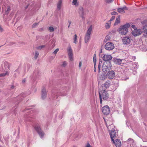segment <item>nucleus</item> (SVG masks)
Listing matches in <instances>:
<instances>
[{
    "instance_id": "1",
    "label": "nucleus",
    "mask_w": 147,
    "mask_h": 147,
    "mask_svg": "<svg viewBox=\"0 0 147 147\" xmlns=\"http://www.w3.org/2000/svg\"><path fill=\"white\" fill-rule=\"evenodd\" d=\"M99 95L100 97V104L102 102V98L103 100H107L109 98V94L107 92L105 89H100L99 92Z\"/></svg>"
},
{
    "instance_id": "2",
    "label": "nucleus",
    "mask_w": 147,
    "mask_h": 147,
    "mask_svg": "<svg viewBox=\"0 0 147 147\" xmlns=\"http://www.w3.org/2000/svg\"><path fill=\"white\" fill-rule=\"evenodd\" d=\"M129 27V24L128 23L120 27L118 29L117 31L121 35H125L128 32V28Z\"/></svg>"
},
{
    "instance_id": "3",
    "label": "nucleus",
    "mask_w": 147,
    "mask_h": 147,
    "mask_svg": "<svg viewBox=\"0 0 147 147\" xmlns=\"http://www.w3.org/2000/svg\"><path fill=\"white\" fill-rule=\"evenodd\" d=\"M92 25H91L88 28L84 37L85 43H87L89 40L92 31Z\"/></svg>"
},
{
    "instance_id": "4",
    "label": "nucleus",
    "mask_w": 147,
    "mask_h": 147,
    "mask_svg": "<svg viewBox=\"0 0 147 147\" xmlns=\"http://www.w3.org/2000/svg\"><path fill=\"white\" fill-rule=\"evenodd\" d=\"M111 65L110 61L105 62L103 64L102 67V69L104 72H107L111 69Z\"/></svg>"
},
{
    "instance_id": "5",
    "label": "nucleus",
    "mask_w": 147,
    "mask_h": 147,
    "mask_svg": "<svg viewBox=\"0 0 147 147\" xmlns=\"http://www.w3.org/2000/svg\"><path fill=\"white\" fill-rule=\"evenodd\" d=\"M106 126L108 129H111L112 128L113 129L115 127L114 125H113V121L110 118L106 120H105Z\"/></svg>"
},
{
    "instance_id": "6",
    "label": "nucleus",
    "mask_w": 147,
    "mask_h": 147,
    "mask_svg": "<svg viewBox=\"0 0 147 147\" xmlns=\"http://www.w3.org/2000/svg\"><path fill=\"white\" fill-rule=\"evenodd\" d=\"M105 47L107 50H112L114 49L115 46L113 43L111 42H109L105 44Z\"/></svg>"
},
{
    "instance_id": "7",
    "label": "nucleus",
    "mask_w": 147,
    "mask_h": 147,
    "mask_svg": "<svg viewBox=\"0 0 147 147\" xmlns=\"http://www.w3.org/2000/svg\"><path fill=\"white\" fill-rule=\"evenodd\" d=\"M132 39L130 36H126L124 37L122 39V41L123 44L125 45H128L131 42Z\"/></svg>"
},
{
    "instance_id": "8",
    "label": "nucleus",
    "mask_w": 147,
    "mask_h": 147,
    "mask_svg": "<svg viewBox=\"0 0 147 147\" xmlns=\"http://www.w3.org/2000/svg\"><path fill=\"white\" fill-rule=\"evenodd\" d=\"M35 129L38 132L40 138H43L45 134L43 131L41 129L40 127L39 126L35 127Z\"/></svg>"
},
{
    "instance_id": "9",
    "label": "nucleus",
    "mask_w": 147,
    "mask_h": 147,
    "mask_svg": "<svg viewBox=\"0 0 147 147\" xmlns=\"http://www.w3.org/2000/svg\"><path fill=\"white\" fill-rule=\"evenodd\" d=\"M114 128L115 127H113V129L112 128H111V129H108L109 131L110 136L111 138V140L113 141V138L116 137V133L114 129Z\"/></svg>"
},
{
    "instance_id": "10",
    "label": "nucleus",
    "mask_w": 147,
    "mask_h": 147,
    "mask_svg": "<svg viewBox=\"0 0 147 147\" xmlns=\"http://www.w3.org/2000/svg\"><path fill=\"white\" fill-rule=\"evenodd\" d=\"M107 77L110 80L113 79L115 76V72L113 70L109 71L106 74Z\"/></svg>"
},
{
    "instance_id": "11",
    "label": "nucleus",
    "mask_w": 147,
    "mask_h": 147,
    "mask_svg": "<svg viewBox=\"0 0 147 147\" xmlns=\"http://www.w3.org/2000/svg\"><path fill=\"white\" fill-rule=\"evenodd\" d=\"M102 111L104 114L107 115L109 113L110 110L109 107L106 105L102 107Z\"/></svg>"
},
{
    "instance_id": "12",
    "label": "nucleus",
    "mask_w": 147,
    "mask_h": 147,
    "mask_svg": "<svg viewBox=\"0 0 147 147\" xmlns=\"http://www.w3.org/2000/svg\"><path fill=\"white\" fill-rule=\"evenodd\" d=\"M67 53L69 57L70 60L71 61L73 60V54L72 52V50L71 47H69L67 49Z\"/></svg>"
},
{
    "instance_id": "13",
    "label": "nucleus",
    "mask_w": 147,
    "mask_h": 147,
    "mask_svg": "<svg viewBox=\"0 0 147 147\" xmlns=\"http://www.w3.org/2000/svg\"><path fill=\"white\" fill-rule=\"evenodd\" d=\"M142 33L141 30L140 29H135L132 31V34L135 36H139Z\"/></svg>"
},
{
    "instance_id": "14",
    "label": "nucleus",
    "mask_w": 147,
    "mask_h": 147,
    "mask_svg": "<svg viewBox=\"0 0 147 147\" xmlns=\"http://www.w3.org/2000/svg\"><path fill=\"white\" fill-rule=\"evenodd\" d=\"M128 8L126 6H124L122 7H119L117 9V11L121 13H125V10H127Z\"/></svg>"
},
{
    "instance_id": "15",
    "label": "nucleus",
    "mask_w": 147,
    "mask_h": 147,
    "mask_svg": "<svg viewBox=\"0 0 147 147\" xmlns=\"http://www.w3.org/2000/svg\"><path fill=\"white\" fill-rule=\"evenodd\" d=\"M47 96V93L45 88H43L42 89L41 92V98L42 99H45Z\"/></svg>"
},
{
    "instance_id": "16",
    "label": "nucleus",
    "mask_w": 147,
    "mask_h": 147,
    "mask_svg": "<svg viewBox=\"0 0 147 147\" xmlns=\"http://www.w3.org/2000/svg\"><path fill=\"white\" fill-rule=\"evenodd\" d=\"M107 78L106 74L103 73L102 74H98V79L99 80H105Z\"/></svg>"
},
{
    "instance_id": "17",
    "label": "nucleus",
    "mask_w": 147,
    "mask_h": 147,
    "mask_svg": "<svg viewBox=\"0 0 147 147\" xmlns=\"http://www.w3.org/2000/svg\"><path fill=\"white\" fill-rule=\"evenodd\" d=\"M79 13L80 16L82 19H84V9L82 7H80L79 8Z\"/></svg>"
},
{
    "instance_id": "18",
    "label": "nucleus",
    "mask_w": 147,
    "mask_h": 147,
    "mask_svg": "<svg viewBox=\"0 0 147 147\" xmlns=\"http://www.w3.org/2000/svg\"><path fill=\"white\" fill-rule=\"evenodd\" d=\"M112 59V57L111 55H105L102 57L103 60L105 61L111 60Z\"/></svg>"
},
{
    "instance_id": "19",
    "label": "nucleus",
    "mask_w": 147,
    "mask_h": 147,
    "mask_svg": "<svg viewBox=\"0 0 147 147\" xmlns=\"http://www.w3.org/2000/svg\"><path fill=\"white\" fill-rule=\"evenodd\" d=\"M116 147H120L121 145V142L119 139H117L115 141L113 140H112Z\"/></svg>"
},
{
    "instance_id": "20",
    "label": "nucleus",
    "mask_w": 147,
    "mask_h": 147,
    "mask_svg": "<svg viewBox=\"0 0 147 147\" xmlns=\"http://www.w3.org/2000/svg\"><path fill=\"white\" fill-rule=\"evenodd\" d=\"M10 65L11 64L9 63L7 61H5L3 62L2 66H3L5 69L7 68L8 69H9Z\"/></svg>"
},
{
    "instance_id": "21",
    "label": "nucleus",
    "mask_w": 147,
    "mask_h": 147,
    "mask_svg": "<svg viewBox=\"0 0 147 147\" xmlns=\"http://www.w3.org/2000/svg\"><path fill=\"white\" fill-rule=\"evenodd\" d=\"M132 65L133 67L132 68V70H136L138 68V63H134V64Z\"/></svg>"
},
{
    "instance_id": "22",
    "label": "nucleus",
    "mask_w": 147,
    "mask_h": 147,
    "mask_svg": "<svg viewBox=\"0 0 147 147\" xmlns=\"http://www.w3.org/2000/svg\"><path fill=\"white\" fill-rule=\"evenodd\" d=\"M62 3V0H59L57 4V8L59 10L61 9Z\"/></svg>"
},
{
    "instance_id": "23",
    "label": "nucleus",
    "mask_w": 147,
    "mask_h": 147,
    "mask_svg": "<svg viewBox=\"0 0 147 147\" xmlns=\"http://www.w3.org/2000/svg\"><path fill=\"white\" fill-rule=\"evenodd\" d=\"M111 82L109 80L106 81L104 85V86L106 88H108L111 85Z\"/></svg>"
},
{
    "instance_id": "24",
    "label": "nucleus",
    "mask_w": 147,
    "mask_h": 147,
    "mask_svg": "<svg viewBox=\"0 0 147 147\" xmlns=\"http://www.w3.org/2000/svg\"><path fill=\"white\" fill-rule=\"evenodd\" d=\"M120 16H117V18H116L115 22L114 23V25H116L117 24H118L120 23Z\"/></svg>"
},
{
    "instance_id": "25",
    "label": "nucleus",
    "mask_w": 147,
    "mask_h": 147,
    "mask_svg": "<svg viewBox=\"0 0 147 147\" xmlns=\"http://www.w3.org/2000/svg\"><path fill=\"white\" fill-rule=\"evenodd\" d=\"M111 22L109 21L107 22L105 25V28L106 29H109L111 26Z\"/></svg>"
},
{
    "instance_id": "26",
    "label": "nucleus",
    "mask_w": 147,
    "mask_h": 147,
    "mask_svg": "<svg viewBox=\"0 0 147 147\" xmlns=\"http://www.w3.org/2000/svg\"><path fill=\"white\" fill-rule=\"evenodd\" d=\"M9 74V72L8 71H6L5 73L0 74V77H3L8 76Z\"/></svg>"
},
{
    "instance_id": "27",
    "label": "nucleus",
    "mask_w": 147,
    "mask_h": 147,
    "mask_svg": "<svg viewBox=\"0 0 147 147\" xmlns=\"http://www.w3.org/2000/svg\"><path fill=\"white\" fill-rule=\"evenodd\" d=\"M78 0H73L72 4L73 5H75L76 6L78 5V3L77 2Z\"/></svg>"
},
{
    "instance_id": "28",
    "label": "nucleus",
    "mask_w": 147,
    "mask_h": 147,
    "mask_svg": "<svg viewBox=\"0 0 147 147\" xmlns=\"http://www.w3.org/2000/svg\"><path fill=\"white\" fill-rule=\"evenodd\" d=\"M143 30L144 32L147 34V25L143 27Z\"/></svg>"
},
{
    "instance_id": "29",
    "label": "nucleus",
    "mask_w": 147,
    "mask_h": 147,
    "mask_svg": "<svg viewBox=\"0 0 147 147\" xmlns=\"http://www.w3.org/2000/svg\"><path fill=\"white\" fill-rule=\"evenodd\" d=\"M77 36L76 34H75L74 35V38H73V40H74V43L75 44H76L77 42Z\"/></svg>"
},
{
    "instance_id": "30",
    "label": "nucleus",
    "mask_w": 147,
    "mask_h": 147,
    "mask_svg": "<svg viewBox=\"0 0 147 147\" xmlns=\"http://www.w3.org/2000/svg\"><path fill=\"white\" fill-rule=\"evenodd\" d=\"M31 116L30 115H28V116H26V119L25 120L26 121H31Z\"/></svg>"
},
{
    "instance_id": "31",
    "label": "nucleus",
    "mask_w": 147,
    "mask_h": 147,
    "mask_svg": "<svg viewBox=\"0 0 147 147\" xmlns=\"http://www.w3.org/2000/svg\"><path fill=\"white\" fill-rule=\"evenodd\" d=\"M93 61H94V65H96V56L95 54H94V55Z\"/></svg>"
},
{
    "instance_id": "32",
    "label": "nucleus",
    "mask_w": 147,
    "mask_h": 147,
    "mask_svg": "<svg viewBox=\"0 0 147 147\" xmlns=\"http://www.w3.org/2000/svg\"><path fill=\"white\" fill-rule=\"evenodd\" d=\"M122 60L121 59H116L115 60L116 62L118 64H120L122 62Z\"/></svg>"
},
{
    "instance_id": "33",
    "label": "nucleus",
    "mask_w": 147,
    "mask_h": 147,
    "mask_svg": "<svg viewBox=\"0 0 147 147\" xmlns=\"http://www.w3.org/2000/svg\"><path fill=\"white\" fill-rule=\"evenodd\" d=\"M39 55V53L38 52L36 51L35 53V56L34 58L35 59H36L37 57H38V55Z\"/></svg>"
},
{
    "instance_id": "34",
    "label": "nucleus",
    "mask_w": 147,
    "mask_h": 147,
    "mask_svg": "<svg viewBox=\"0 0 147 147\" xmlns=\"http://www.w3.org/2000/svg\"><path fill=\"white\" fill-rule=\"evenodd\" d=\"M61 95L63 96H65L66 95V91H63L61 92Z\"/></svg>"
},
{
    "instance_id": "35",
    "label": "nucleus",
    "mask_w": 147,
    "mask_h": 147,
    "mask_svg": "<svg viewBox=\"0 0 147 147\" xmlns=\"http://www.w3.org/2000/svg\"><path fill=\"white\" fill-rule=\"evenodd\" d=\"M49 30L50 32H52L54 31V29L53 27L50 26L49 28Z\"/></svg>"
},
{
    "instance_id": "36",
    "label": "nucleus",
    "mask_w": 147,
    "mask_h": 147,
    "mask_svg": "<svg viewBox=\"0 0 147 147\" xmlns=\"http://www.w3.org/2000/svg\"><path fill=\"white\" fill-rule=\"evenodd\" d=\"M38 25V23H34L32 26V28H35L36 26Z\"/></svg>"
},
{
    "instance_id": "37",
    "label": "nucleus",
    "mask_w": 147,
    "mask_h": 147,
    "mask_svg": "<svg viewBox=\"0 0 147 147\" xmlns=\"http://www.w3.org/2000/svg\"><path fill=\"white\" fill-rule=\"evenodd\" d=\"M67 64V63L66 61H64L63 62V64L62 65V66L63 67H65L66 65Z\"/></svg>"
},
{
    "instance_id": "38",
    "label": "nucleus",
    "mask_w": 147,
    "mask_h": 147,
    "mask_svg": "<svg viewBox=\"0 0 147 147\" xmlns=\"http://www.w3.org/2000/svg\"><path fill=\"white\" fill-rule=\"evenodd\" d=\"M59 50V49H55V50L53 52V53L54 54L56 55L57 52Z\"/></svg>"
},
{
    "instance_id": "39",
    "label": "nucleus",
    "mask_w": 147,
    "mask_h": 147,
    "mask_svg": "<svg viewBox=\"0 0 147 147\" xmlns=\"http://www.w3.org/2000/svg\"><path fill=\"white\" fill-rule=\"evenodd\" d=\"M113 0H106V2L108 3H111L113 1Z\"/></svg>"
},
{
    "instance_id": "40",
    "label": "nucleus",
    "mask_w": 147,
    "mask_h": 147,
    "mask_svg": "<svg viewBox=\"0 0 147 147\" xmlns=\"http://www.w3.org/2000/svg\"><path fill=\"white\" fill-rule=\"evenodd\" d=\"M115 18V17L114 16H113L109 20V21L111 22V21H113Z\"/></svg>"
},
{
    "instance_id": "41",
    "label": "nucleus",
    "mask_w": 147,
    "mask_h": 147,
    "mask_svg": "<svg viewBox=\"0 0 147 147\" xmlns=\"http://www.w3.org/2000/svg\"><path fill=\"white\" fill-rule=\"evenodd\" d=\"M82 65V62L81 61H80L79 65V68L80 69H81V67Z\"/></svg>"
},
{
    "instance_id": "42",
    "label": "nucleus",
    "mask_w": 147,
    "mask_h": 147,
    "mask_svg": "<svg viewBox=\"0 0 147 147\" xmlns=\"http://www.w3.org/2000/svg\"><path fill=\"white\" fill-rule=\"evenodd\" d=\"M45 47V45H42L38 47V49H41L42 48Z\"/></svg>"
},
{
    "instance_id": "43",
    "label": "nucleus",
    "mask_w": 147,
    "mask_h": 147,
    "mask_svg": "<svg viewBox=\"0 0 147 147\" xmlns=\"http://www.w3.org/2000/svg\"><path fill=\"white\" fill-rule=\"evenodd\" d=\"M101 66V65L100 63H99V64L98 65V68L99 72H100V68Z\"/></svg>"
},
{
    "instance_id": "44",
    "label": "nucleus",
    "mask_w": 147,
    "mask_h": 147,
    "mask_svg": "<svg viewBox=\"0 0 147 147\" xmlns=\"http://www.w3.org/2000/svg\"><path fill=\"white\" fill-rule=\"evenodd\" d=\"M129 141L131 142H133V140L132 139L129 138L127 142H129Z\"/></svg>"
},
{
    "instance_id": "45",
    "label": "nucleus",
    "mask_w": 147,
    "mask_h": 147,
    "mask_svg": "<svg viewBox=\"0 0 147 147\" xmlns=\"http://www.w3.org/2000/svg\"><path fill=\"white\" fill-rule=\"evenodd\" d=\"M117 14V13L116 12H115V11H113V12H112V13H111V14L112 15H116V14Z\"/></svg>"
},
{
    "instance_id": "46",
    "label": "nucleus",
    "mask_w": 147,
    "mask_h": 147,
    "mask_svg": "<svg viewBox=\"0 0 147 147\" xmlns=\"http://www.w3.org/2000/svg\"><path fill=\"white\" fill-rule=\"evenodd\" d=\"M143 24H144L147 23V20H144L142 22Z\"/></svg>"
},
{
    "instance_id": "47",
    "label": "nucleus",
    "mask_w": 147,
    "mask_h": 147,
    "mask_svg": "<svg viewBox=\"0 0 147 147\" xmlns=\"http://www.w3.org/2000/svg\"><path fill=\"white\" fill-rule=\"evenodd\" d=\"M44 30V28H41L39 29L38 30L40 31H43Z\"/></svg>"
},
{
    "instance_id": "48",
    "label": "nucleus",
    "mask_w": 147,
    "mask_h": 147,
    "mask_svg": "<svg viewBox=\"0 0 147 147\" xmlns=\"http://www.w3.org/2000/svg\"><path fill=\"white\" fill-rule=\"evenodd\" d=\"M86 147H92L91 146L89 143H88L86 145Z\"/></svg>"
},
{
    "instance_id": "49",
    "label": "nucleus",
    "mask_w": 147,
    "mask_h": 147,
    "mask_svg": "<svg viewBox=\"0 0 147 147\" xmlns=\"http://www.w3.org/2000/svg\"><path fill=\"white\" fill-rule=\"evenodd\" d=\"M133 74L134 75L136 74L137 73V72L136 71V70H133Z\"/></svg>"
},
{
    "instance_id": "50",
    "label": "nucleus",
    "mask_w": 147,
    "mask_h": 147,
    "mask_svg": "<svg viewBox=\"0 0 147 147\" xmlns=\"http://www.w3.org/2000/svg\"><path fill=\"white\" fill-rule=\"evenodd\" d=\"M131 27L134 29V30H135V29H136L135 26L134 25H132Z\"/></svg>"
},
{
    "instance_id": "51",
    "label": "nucleus",
    "mask_w": 147,
    "mask_h": 147,
    "mask_svg": "<svg viewBox=\"0 0 147 147\" xmlns=\"http://www.w3.org/2000/svg\"><path fill=\"white\" fill-rule=\"evenodd\" d=\"M131 58H132V59H133V61H134L135 60V59H136V57L135 56H133V57L132 56V57H131Z\"/></svg>"
},
{
    "instance_id": "52",
    "label": "nucleus",
    "mask_w": 147,
    "mask_h": 147,
    "mask_svg": "<svg viewBox=\"0 0 147 147\" xmlns=\"http://www.w3.org/2000/svg\"><path fill=\"white\" fill-rule=\"evenodd\" d=\"M96 65H94V70L95 72L96 71V69L95 67Z\"/></svg>"
},
{
    "instance_id": "53",
    "label": "nucleus",
    "mask_w": 147,
    "mask_h": 147,
    "mask_svg": "<svg viewBox=\"0 0 147 147\" xmlns=\"http://www.w3.org/2000/svg\"><path fill=\"white\" fill-rule=\"evenodd\" d=\"M0 31L2 32L3 31V29L1 27V26L0 25Z\"/></svg>"
},
{
    "instance_id": "54",
    "label": "nucleus",
    "mask_w": 147,
    "mask_h": 147,
    "mask_svg": "<svg viewBox=\"0 0 147 147\" xmlns=\"http://www.w3.org/2000/svg\"><path fill=\"white\" fill-rule=\"evenodd\" d=\"M10 10V9L9 7H8L7 8V11H9Z\"/></svg>"
},
{
    "instance_id": "55",
    "label": "nucleus",
    "mask_w": 147,
    "mask_h": 147,
    "mask_svg": "<svg viewBox=\"0 0 147 147\" xmlns=\"http://www.w3.org/2000/svg\"><path fill=\"white\" fill-rule=\"evenodd\" d=\"M68 22L69 23V25H70L71 23V21L69 20L68 21Z\"/></svg>"
},
{
    "instance_id": "56",
    "label": "nucleus",
    "mask_w": 147,
    "mask_h": 147,
    "mask_svg": "<svg viewBox=\"0 0 147 147\" xmlns=\"http://www.w3.org/2000/svg\"><path fill=\"white\" fill-rule=\"evenodd\" d=\"M14 88V87L13 86V85L11 86V89H13Z\"/></svg>"
},
{
    "instance_id": "57",
    "label": "nucleus",
    "mask_w": 147,
    "mask_h": 147,
    "mask_svg": "<svg viewBox=\"0 0 147 147\" xmlns=\"http://www.w3.org/2000/svg\"><path fill=\"white\" fill-rule=\"evenodd\" d=\"M15 72H17V71H15ZM16 73L14 74V76H15V77H16L15 75H16Z\"/></svg>"
},
{
    "instance_id": "58",
    "label": "nucleus",
    "mask_w": 147,
    "mask_h": 147,
    "mask_svg": "<svg viewBox=\"0 0 147 147\" xmlns=\"http://www.w3.org/2000/svg\"><path fill=\"white\" fill-rule=\"evenodd\" d=\"M22 82H23V83H24V82H25V80H23L22 81Z\"/></svg>"
},
{
    "instance_id": "59",
    "label": "nucleus",
    "mask_w": 147,
    "mask_h": 147,
    "mask_svg": "<svg viewBox=\"0 0 147 147\" xmlns=\"http://www.w3.org/2000/svg\"><path fill=\"white\" fill-rule=\"evenodd\" d=\"M28 7V6H26V9H27V8Z\"/></svg>"
},
{
    "instance_id": "60",
    "label": "nucleus",
    "mask_w": 147,
    "mask_h": 147,
    "mask_svg": "<svg viewBox=\"0 0 147 147\" xmlns=\"http://www.w3.org/2000/svg\"><path fill=\"white\" fill-rule=\"evenodd\" d=\"M70 26V25H69H69L68 26V28Z\"/></svg>"
},
{
    "instance_id": "61",
    "label": "nucleus",
    "mask_w": 147,
    "mask_h": 147,
    "mask_svg": "<svg viewBox=\"0 0 147 147\" xmlns=\"http://www.w3.org/2000/svg\"><path fill=\"white\" fill-rule=\"evenodd\" d=\"M73 147H77L76 146H74Z\"/></svg>"
},
{
    "instance_id": "62",
    "label": "nucleus",
    "mask_w": 147,
    "mask_h": 147,
    "mask_svg": "<svg viewBox=\"0 0 147 147\" xmlns=\"http://www.w3.org/2000/svg\"><path fill=\"white\" fill-rule=\"evenodd\" d=\"M57 98V96H56V98Z\"/></svg>"
},
{
    "instance_id": "63",
    "label": "nucleus",
    "mask_w": 147,
    "mask_h": 147,
    "mask_svg": "<svg viewBox=\"0 0 147 147\" xmlns=\"http://www.w3.org/2000/svg\"><path fill=\"white\" fill-rule=\"evenodd\" d=\"M130 62L131 63L132 62L131 61H130Z\"/></svg>"
}]
</instances>
